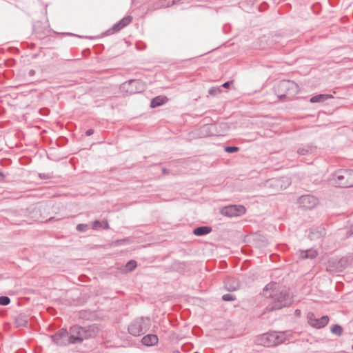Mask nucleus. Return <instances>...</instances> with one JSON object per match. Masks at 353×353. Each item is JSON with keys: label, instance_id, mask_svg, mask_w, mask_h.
Here are the masks:
<instances>
[{"label": "nucleus", "instance_id": "nucleus-1", "mask_svg": "<svg viewBox=\"0 0 353 353\" xmlns=\"http://www.w3.org/2000/svg\"><path fill=\"white\" fill-rule=\"evenodd\" d=\"M263 294L268 299L265 312H272L289 307L293 303L292 296L285 287H279L276 283H270L263 288Z\"/></svg>", "mask_w": 353, "mask_h": 353}, {"label": "nucleus", "instance_id": "nucleus-2", "mask_svg": "<svg viewBox=\"0 0 353 353\" xmlns=\"http://www.w3.org/2000/svg\"><path fill=\"white\" fill-rule=\"evenodd\" d=\"M99 332V328L97 324L85 326L73 325L70 328V344L80 343L84 340L94 338Z\"/></svg>", "mask_w": 353, "mask_h": 353}, {"label": "nucleus", "instance_id": "nucleus-3", "mask_svg": "<svg viewBox=\"0 0 353 353\" xmlns=\"http://www.w3.org/2000/svg\"><path fill=\"white\" fill-rule=\"evenodd\" d=\"M299 92L298 84L290 80H281L274 87V92L279 99H292Z\"/></svg>", "mask_w": 353, "mask_h": 353}, {"label": "nucleus", "instance_id": "nucleus-4", "mask_svg": "<svg viewBox=\"0 0 353 353\" xmlns=\"http://www.w3.org/2000/svg\"><path fill=\"white\" fill-rule=\"evenodd\" d=\"M260 344L266 347L276 346L287 341L285 332L271 331L262 334L259 339Z\"/></svg>", "mask_w": 353, "mask_h": 353}, {"label": "nucleus", "instance_id": "nucleus-5", "mask_svg": "<svg viewBox=\"0 0 353 353\" xmlns=\"http://www.w3.org/2000/svg\"><path fill=\"white\" fill-rule=\"evenodd\" d=\"M151 326V321L149 317L141 316L135 319L128 325V332L133 336H140L148 331Z\"/></svg>", "mask_w": 353, "mask_h": 353}, {"label": "nucleus", "instance_id": "nucleus-6", "mask_svg": "<svg viewBox=\"0 0 353 353\" xmlns=\"http://www.w3.org/2000/svg\"><path fill=\"white\" fill-rule=\"evenodd\" d=\"M336 186L340 188L353 187V170H339L333 174Z\"/></svg>", "mask_w": 353, "mask_h": 353}, {"label": "nucleus", "instance_id": "nucleus-7", "mask_svg": "<svg viewBox=\"0 0 353 353\" xmlns=\"http://www.w3.org/2000/svg\"><path fill=\"white\" fill-rule=\"evenodd\" d=\"M145 89L144 83L139 79H131L121 85V90L130 94L141 92Z\"/></svg>", "mask_w": 353, "mask_h": 353}, {"label": "nucleus", "instance_id": "nucleus-8", "mask_svg": "<svg viewBox=\"0 0 353 353\" xmlns=\"http://www.w3.org/2000/svg\"><path fill=\"white\" fill-rule=\"evenodd\" d=\"M246 209L242 205H230L221 209V214L228 217H235L245 213Z\"/></svg>", "mask_w": 353, "mask_h": 353}, {"label": "nucleus", "instance_id": "nucleus-9", "mask_svg": "<svg viewBox=\"0 0 353 353\" xmlns=\"http://www.w3.org/2000/svg\"><path fill=\"white\" fill-rule=\"evenodd\" d=\"M52 341L57 345L65 346L70 344V332L62 328L51 336Z\"/></svg>", "mask_w": 353, "mask_h": 353}, {"label": "nucleus", "instance_id": "nucleus-10", "mask_svg": "<svg viewBox=\"0 0 353 353\" xmlns=\"http://www.w3.org/2000/svg\"><path fill=\"white\" fill-rule=\"evenodd\" d=\"M318 203V199L311 194L302 195L298 199V204L300 208L305 210H311L314 208Z\"/></svg>", "mask_w": 353, "mask_h": 353}, {"label": "nucleus", "instance_id": "nucleus-11", "mask_svg": "<svg viewBox=\"0 0 353 353\" xmlns=\"http://www.w3.org/2000/svg\"><path fill=\"white\" fill-rule=\"evenodd\" d=\"M307 319L309 325L317 329L324 327L329 323V317L327 315L316 317L314 313H309Z\"/></svg>", "mask_w": 353, "mask_h": 353}, {"label": "nucleus", "instance_id": "nucleus-12", "mask_svg": "<svg viewBox=\"0 0 353 353\" xmlns=\"http://www.w3.org/2000/svg\"><path fill=\"white\" fill-rule=\"evenodd\" d=\"M132 20V17L130 15L123 17L119 21L113 25L112 28L108 29L105 33L104 35H110L114 33L118 32L122 28L128 26Z\"/></svg>", "mask_w": 353, "mask_h": 353}, {"label": "nucleus", "instance_id": "nucleus-13", "mask_svg": "<svg viewBox=\"0 0 353 353\" xmlns=\"http://www.w3.org/2000/svg\"><path fill=\"white\" fill-rule=\"evenodd\" d=\"M33 30L36 36L40 39L47 37L50 32L48 28V25L44 24L42 26L41 23L39 21L34 24Z\"/></svg>", "mask_w": 353, "mask_h": 353}, {"label": "nucleus", "instance_id": "nucleus-14", "mask_svg": "<svg viewBox=\"0 0 353 353\" xmlns=\"http://www.w3.org/2000/svg\"><path fill=\"white\" fill-rule=\"evenodd\" d=\"M326 234V230L324 227H318L311 230L308 234V237L312 240L316 241L322 239Z\"/></svg>", "mask_w": 353, "mask_h": 353}, {"label": "nucleus", "instance_id": "nucleus-15", "mask_svg": "<svg viewBox=\"0 0 353 353\" xmlns=\"http://www.w3.org/2000/svg\"><path fill=\"white\" fill-rule=\"evenodd\" d=\"M185 0H159L156 2V8H168L173 5L182 4Z\"/></svg>", "mask_w": 353, "mask_h": 353}, {"label": "nucleus", "instance_id": "nucleus-16", "mask_svg": "<svg viewBox=\"0 0 353 353\" xmlns=\"http://www.w3.org/2000/svg\"><path fill=\"white\" fill-rule=\"evenodd\" d=\"M158 341L157 336L152 334L144 336L141 339V343L145 346H154L158 343Z\"/></svg>", "mask_w": 353, "mask_h": 353}, {"label": "nucleus", "instance_id": "nucleus-17", "mask_svg": "<svg viewBox=\"0 0 353 353\" xmlns=\"http://www.w3.org/2000/svg\"><path fill=\"white\" fill-rule=\"evenodd\" d=\"M331 98H333L332 94H319L312 97L310 99V102L312 103H322Z\"/></svg>", "mask_w": 353, "mask_h": 353}, {"label": "nucleus", "instance_id": "nucleus-18", "mask_svg": "<svg viewBox=\"0 0 353 353\" xmlns=\"http://www.w3.org/2000/svg\"><path fill=\"white\" fill-rule=\"evenodd\" d=\"M168 101L165 96H157L153 98L150 101V107L152 108L163 105Z\"/></svg>", "mask_w": 353, "mask_h": 353}, {"label": "nucleus", "instance_id": "nucleus-19", "mask_svg": "<svg viewBox=\"0 0 353 353\" xmlns=\"http://www.w3.org/2000/svg\"><path fill=\"white\" fill-rule=\"evenodd\" d=\"M318 253L314 249H308L307 250H301L300 257L303 259H313L316 257Z\"/></svg>", "mask_w": 353, "mask_h": 353}, {"label": "nucleus", "instance_id": "nucleus-20", "mask_svg": "<svg viewBox=\"0 0 353 353\" xmlns=\"http://www.w3.org/2000/svg\"><path fill=\"white\" fill-rule=\"evenodd\" d=\"M225 287L230 292L236 291L239 288V283L235 279H228L225 283Z\"/></svg>", "mask_w": 353, "mask_h": 353}, {"label": "nucleus", "instance_id": "nucleus-21", "mask_svg": "<svg viewBox=\"0 0 353 353\" xmlns=\"http://www.w3.org/2000/svg\"><path fill=\"white\" fill-rule=\"evenodd\" d=\"M315 150V148L312 145H307L303 148H299L297 150V153L299 155H307L313 152Z\"/></svg>", "mask_w": 353, "mask_h": 353}, {"label": "nucleus", "instance_id": "nucleus-22", "mask_svg": "<svg viewBox=\"0 0 353 353\" xmlns=\"http://www.w3.org/2000/svg\"><path fill=\"white\" fill-rule=\"evenodd\" d=\"M282 182L283 180L281 179H272L267 181V184L270 186H275L277 188V190L282 189Z\"/></svg>", "mask_w": 353, "mask_h": 353}, {"label": "nucleus", "instance_id": "nucleus-23", "mask_svg": "<svg viewBox=\"0 0 353 353\" xmlns=\"http://www.w3.org/2000/svg\"><path fill=\"white\" fill-rule=\"evenodd\" d=\"M343 330V327L338 324H335L331 327V332L338 336L342 334Z\"/></svg>", "mask_w": 353, "mask_h": 353}, {"label": "nucleus", "instance_id": "nucleus-24", "mask_svg": "<svg viewBox=\"0 0 353 353\" xmlns=\"http://www.w3.org/2000/svg\"><path fill=\"white\" fill-rule=\"evenodd\" d=\"M137 265V263L136 261L130 260L126 263L125 268L128 271L132 272L136 268Z\"/></svg>", "mask_w": 353, "mask_h": 353}, {"label": "nucleus", "instance_id": "nucleus-25", "mask_svg": "<svg viewBox=\"0 0 353 353\" xmlns=\"http://www.w3.org/2000/svg\"><path fill=\"white\" fill-rule=\"evenodd\" d=\"M221 87H212L209 89L208 93L212 96H216L218 94L221 93Z\"/></svg>", "mask_w": 353, "mask_h": 353}, {"label": "nucleus", "instance_id": "nucleus-26", "mask_svg": "<svg viewBox=\"0 0 353 353\" xmlns=\"http://www.w3.org/2000/svg\"><path fill=\"white\" fill-rule=\"evenodd\" d=\"M212 231V228L210 226H200V236H203L209 234Z\"/></svg>", "mask_w": 353, "mask_h": 353}, {"label": "nucleus", "instance_id": "nucleus-27", "mask_svg": "<svg viewBox=\"0 0 353 353\" xmlns=\"http://www.w3.org/2000/svg\"><path fill=\"white\" fill-rule=\"evenodd\" d=\"M10 303V299L7 296H0V305L6 306Z\"/></svg>", "mask_w": 353, "mask_h": 353}, {"label": "nucleus", "instance_id": "nucleus-28", "mask_svg": "<svg viewBox=\"0 0 353 353\" xmlns=\"http://www.w3.org/2000/svg\"><path fill=\"white\" fill-rule=\"evenodd\" d=\"M89 228V225L88 224L79 223L77 225L76 229L78 232H85Z\"/></svg>", "mask_w": 353, "mask_h": 353}, {"label": "nucleus", "instance_id": "nucleus-29", "mask_svg": "<svg viewBox=\"0 0 353 353\" xmlns=\"http://www.w3.org/2000/svg\"><path fill=\"white\" fill-rule=\"evenodd\" d=\"M239 150V148L236 146H225L224 147V151L228 153H234Z\"/></svg>", "mask_w": 353, "mask_h": 353}, {"label": "nucleus", "instance_id": "nucleus-30", "mask_svg": "<svg viewBox=\"0 0 353 353\" xmlns=\"http://www.w3.org/2000/svg\"><path fill=\"white\" fill-rule=\"evenodd\" d=\"M236 299L235 296L231 294H225L222 296V300L224 301H232Z\"/></svg>", "mask_w": 353, "mask_h": 353}, {"label": "nucleus", "instance_id": "nucleus-31", "mask_svg": "<svg viewBox=\"0 0 353 353\" xmlns=\"http://www.w3.org/2000/svg\"><path fill=\"white\" fill-rule=\"evenodd\" d=\"M102 221L99 220H95L92 225V228L93 230H99V228H102Z\"/></svg>", "mask_w": 353, "mask_h": 353}, {"label": "nucleus", "instance_id": "nucleus-32", "mask_svg": "<svg viewBox=\"0 0 353 353\" xmlns=\"http://www.w3.org/2000/svg\"><path fill=\"white\" fill-rule=\"evenodd\" d=\"M231 84H232V81H226L224 83H223L220 87H221V88H228Z\"/></svg>", "mask_w": 353, "mask_h": 353}, {"label": "nucleus", "instance_id": "nucleus-33", "mask_svg": "<svg viewBox=\"0 0 353 353\" xmlns=\"http://www.w3.org/2000/svg\"><path fill=\"white\" fill-rule=\"evenodd\" d=\"M102 223H103L102 228H103L105 230H108L109 228L108 222L106 220H105V221H103Z\"/></svg>", "mask_w": 353, "mask_h": 353}, {"label": "nucleus", "instance_id": "nucleus-34", "mask_svg": "<svg viewBox=\"0 0 353 353\" xmlns=\"http://www.w3.org/2000/svg\"><path fill=\"white\" fill-rule=\"evenodd\" d=\"M93 133H94V130L93 129H89V130H88L85 132V135L86 136H91L92 134H93Z\"/></svg>", "mask_w": 353, "mask_h": 353}, {"label": "nucleus", "instance_id": "nucleus-35", "mask_svg": "<svg viewBox=\"0 0 353 353\" xmlns=\"http://www.w3.org/2000/svg\"><path fill=\"white\" fill-rule=\"evenodd\" d=\"M193 234L196 236H199V226L194 228Z\"/></svg>", "mask_w": 353, "mask_h": 353}, {"label": "nucleus", "instance_id": "nucleus-36", "mask_svg": "<svg viewBox=\"0 0 353 353\" xmlns=\"http://www.w3.org/2000/svg\"><path fill=\"white\" fill-rule=\"evenodd\" d=\"M61 34H63V35L76 36V37H81L79 35H77V34H72V33H70V32H63V33H61Z\"/></svg>", "mask_w": 353, "mask_h": 353}, {"label": "nucleus", "instance_id": "nucleus-37", "mask_svg": "<svg viewBox=\"0 0 353 353\" xmlns=\"http://www.w3.org/2000/svg\"><path fill=\"white\" fill-rule=\"evenodd\" d=\"M209 128L208 127V124L207 123H204L203 124V126L201 128H200V129H201V130L203 131V130H205L206 128Z\"/></svg>", "mask_w": 353, "mask_h": 353}, {"label": "nucleus", "instance_id": "nucleus-38", "mask_svg": "<svg viewBox=\"0 0 353 353\" xmlns=\"http://www.w3.org/2000/svg\"><path fill=\"white\" fill-rule=\"evenodd\" d=\"M39 176L41 179H48L49 176L48 175H46L45 174H39Z\"/></svg>", "mask_w": 353, "mask_h": 353}, {"label": "nucleus", "instance_id": "nucleus-39", "mask_svg": "<svg viewBox=\"0 0 353 353\" xmlns=\"http://www.w3.org/2000/svg\"><path fill=\"white\" fill-rule=\"evenodd\" d=\"M28 74H29V76H31V77H32V76L34 75V74H35V71H34V70H30L29 71Z\"/></svg>", "mask_w": 353, "mask_h": 353}, {"label": "nucleus", "instance_id": "nucleus-40", "mask_svg": "<svg viewBox=\"0 0 353 353\" xmlns=\"http://www.w3.org/2000/svg\"><path fill=\"white\" fill-rule=\"evenodd\" d=\"M5 177L4 174L2 172H0V178L1 179H3Z\"/></svg>", "mask_w": 353, "mask_h": 353}, {"label": "nucleus", "instance_id": "nucleus-41", "mask_svg": "<svg viewBox=\"0 0 353 353\" xmlns=\"http://www.w3.org/2000/svg\"><path fill=\"white\" fill-rule=\"evenodd\" d=\"M162 172L163 173L165 174L168 172V170L166 168H163Z\"/></svg>", "mask_w": 353, "mask_h": 353}, {"label": "nucleus", "instance_id": "nucleus-42", "mask_svg": "<svg viewBox=\"0 0 353 353\" xmlns=\"http://www.w3.org/2000/svg\"><path fill=\"white\" fill-rule=\"evenodd\" d=\"M274 37H275V39H273V41H275V42H278V41H277V39H277V37H278V36H277V35H275V36H274Z\"/></svg>", "mask_w": 353, "mask_h": 353}, {"label": "nucleus", "instance_id": "nucleus-43", "mask_svg": "<svg viewBox=\"0 0 353 353\" xmlns=\"http://www.w3.org/2000/svg\"><path fill=\"white\" fill-rule=\"evenodd\" d=\"M295 313H296V314H299V313H300V310H296L295 311Z\"/></svg>", "mask_w": 353, "mask_h": 353}, {"label": "nucleus", "instance_id": "nucleus-44", "mask_svg": "<svg viewBox=\"0 0 353 353\" xmlns=\"http://www.w3.org/2000/svg\"><path fill=\"white\" fill-rule=\"evenodd\" d=\"M192 133L189 134L190 138H194V136L192 135Z\"/></svg>", "mask_w": 353, "mask_h": 353}, {"label": "nucleus", "instance_id": "nucleus-45", "mask_svg": "<svg viewBox=\"0 0 353 353\" xmlns=\"http://www.w3.org/2000/svg\"><path fill=\"white\" fill-rule=\"evenodd\" d=\"M3 276L0 274V280L2 279Z\"/></svg>", "mask_w": 353, "mask_h": 353}, {"label": "nucleus", "instance_id": "nucleus-46", "mask_svg": "<svg viewBox=\"0 0 353 353\" xmlns=\"http://www.w3.org/2000/svg\"><path fill=\"white\" fill-rule=\"evenodd\" d=\"M193 353H199V352H197V351H196V352H193Z\"/></svg>", "mask_w": 353, "mask_h": 353}, {"label": "nucleus", "instance_id": "nucleus-47", "mask_svg": "<svg viewBox=\"0 0 353 353\" xmlns=\"http://www.w3.org/2000/svg\"><path fill=\"white\" fill-rule=\"evenodd\" d=\"M352 349L353 350V344H352Z\"/></svg>", "mask_w": 353, "mask_h": 353}]
</instances>
